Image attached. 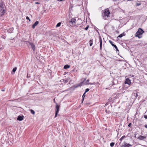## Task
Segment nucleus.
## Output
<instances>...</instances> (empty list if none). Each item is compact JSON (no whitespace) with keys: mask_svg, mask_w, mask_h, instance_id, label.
<instances>
[{"mask_svg":"<svg viewBox=\"0 0 147 147\" xmlns=\"http://www.w3.org/2000/svg\"><path fill=\"white\" fill-rule=\"evenodd\" d=\"M93 39L90 40V41L89 42L90 43V46H91L93 44Z\"/></svg>","mask_w":147,"mask_h":147,"instance_id":"nucleus-18","label":"nucleus"},{"mask_svg":"<svg viewBox=\"0 0 147 147\" xmlns=\"http://www.w3.org/2000/svg\"><path fill=\"white\" fill-rule=\"evenodd\" d=\"M13 28H11L7 30V32L9 33H11L13 32Z\"/></svg>","mask_w":147,"mask_h":147,"instance_id":"nucleus-10","label":"nucleus"},{"mask_svg":"<svg viewBox=\"0 0 147 147\" xmlns=\"http://www.w3.org/2000/svg\"><path fill=\"white\" fill-rule=\"evenodd\" d=\"M86 78H84V81H83V82H84L86 80Z\"/></svg>","mask_w":147,"mask_h":147,"instance_id":"nucleus-35","label":"nucleus"},{"mask_svg":"<svg viewBox=\"0 0 147 147\" xmlns=\"http://www.w3.org/2000/svg\"><path fill=\"white\" fill-rule=\"evenodd\" d=\"M115 144V143L111 142L110 143V146L111 147H113Z\"/></svg>","mask_w":147,"mask_h":147,"instance_id":"nucleus-23","label":"nucleus"},{"mask_svg":"<svg viewBox=\"0 0 147 147\" xmlns=\"http://www.w3.org/2000/svg\"><path fill=\"white\" fill-rule=\"evenodd\" d=\"M89 90V89L87 88L86 89L85 91L84 92V94H85L86 92H87Z\"/></svg>","mask_w":147,"mask_h":147,"instance_id":"nucleus-25","label":"nucleus"},{"mask_svg":"<svg viewBox=\"0 0 147 147\" xmlns=\"http://www.w3.org/2000/svg\"><path fill=\"white\" fill-rule=\"evenodd\" d=\"M131 123H129L128 125V127H130V126H131Z\"/></svg>","mask_w":147,"mask_h":147,"instance_id":"nucleus-32","label":"nucleus"},{"mask_svg":"<svg viewBox=\"0 0 147 147\" xmlns=\"http://www.w3.org/2000/svg\"><path fill=\"white\" fill-rule=\"evenodd\" d=\"M95 84V82L94 83H87L86 84L92 85H94Z\"/></svg>","mask_w":147,"mask_h":147,"instance_id":"nucleus-21","label":"nucleus"},{"mask_svg":"<svg viewBox=\"0 0 147 147\" xmlns=\"http://www.w3.org/2000/svg\"><path fill=\"white\" fill-rule=\"evenodd\" d=\"M6 7L4 3L2 1L0 2V18L2 17L5 13Z\"/></svg>","mask_w":147,"mask_h":147,"instance_id":"nucleus-2","label":"nucleus"},{"mask_svg":"<svg viewBox=\"0 0 147 147\" xmlns=\"http://www.w3.org/2000/svg\"><path fill=\"white\" fill-rule=\"evenodd\" d=\"M2 38H5V37L4 36V37H2Z\"/></svg>","mask_w":147,"mask_h":147,"instance_id":"nucleus-38","label":"nucleus"},{"mask_svg":"<svg viewBox=\"0 0 147 147\" xmlns=\"http://www.w3.org/2000/svg\"><path fill=\"white\" fill-rule=\"evenodd\" d=\"M136 92V93H135L134 92L132 93V95H134L135 97V98L136 99L137 98V97L138 96V92H137L136 91H135Z\"/></svg>","mask_w":147,"mask_h":147,"instance_id":"nucleus-16","label":"nucleus"},{"mask_svg":"<svg viewBox=\"0 0 147 147\" xmlns=\"http://www.w3.org/2000/svg\"><path fill=\"white\" fill-rule=\"evenodd\" d=\"M125 34L124 33H123L120 34L119 35L117 38L119 37V38H121L122 37H123V36H125Z\"/></svg>","mask_w":147,"mask_h":147,"instance_id":"nucleus-19","label":"nucleus"},{"mask_svg":"<svg viewBox=\"0 0 147 147\" xmlns=\"http://www.w3.org/2000/svg\"><path fill=\"white\" fill-rule=\"evenodd\" d=\"M55 107L56 109L55 110V118L57 116L59 110V105L57 103Z\"/></svg>","mask_w":147,"mask_h":147,"instance_id":"nucleus-4","label":"nucleus"},{"mask_svg":"<svg viewBox=\"0 0 147 147\" xmlns=\"http://www.w3.org/2000/svg\"><path fill=\"white\" fill-rule=\"evenodd\" d=\"M61 23L60 22H59L56 25V27H59L61 26Z\"/></svg>","mask_w":147,"mask_h":147,"instance_id":"nucleus-22","label":"nucleus"},{"mask_svg":"<svg viewBox=\"0 0 147 147\" xmlns=\"http://www.w3.org/2000/svg\"><path fill=\"white\" fill-rule=\"evenodd\" d=\"M144 127L145 128H147V125L146 124L144 125Z\"/></svg>","mask_w":147,"mask_h":147,"instance_id":"nucleus-33","label":"nucleus"},{"mask_svg":"<svg viewBox=\"0 0 147 147\" xmlns=\"http://www.w3.org/2000/svg\"><path fill=\"white\" fill-rule=\"evenodd\" d=\"M38 23L39 22L38 21H36L32 25V28L33 29L38 24Z\"/></svg>","mask_w":147,"mask_h":147,"instance_id":"nucleus-11","label":"nucleus"},{"mask_svg":"<svg viewBox=\"0 0 147 147\" xmlns=\"http://www.w3.org/2000/svg\"><path fill=\"white\" fill-rule=\"evenodd\" d=\"M131 146L132 145L131 144H127V143H125V144L121 146V147H129V146Z\"/></svg>","mask_w":147,"mask_h":147,"instance_id":"nucleus-12","label":"nucleus"},{"mask_svg":"<svg viewBox=\"0 0 147 147\" xmlns=\"http://www.w3.org/2000/svg\"><path fill=\"white\" fill-rule=\"evenodd\" d=\"M26 42L27 44H28V47H29L30 46L33 51H34L35 46L34 44L28 41H26Z\"/></svg>","mask_w":147,"mask_h":147,"instance_id":"nucleus-5","label":"nucleus"},{"mask_svg":"<svg viewBox=\"0 0 147 147\" xmlns=\"http://www.w3.org/2000/svg\"><path fill=\"white\" fill-rule=\"evenodd\" d=\"M89 81V79H88V80H87L86 82V83H88V82Z\"/></svg>","mask_w":147,"mask_h":147,"instance_id":"nucleus-30","label":"nucleus"},{"mask_svg":"<svg viewBox=\"0 0 147 147\" xmlns=\"http://www.w3.org/2000/svg\"><path fill=\"white\" fill-rule=\"evenodd\" d=\"M125 84H127L129 85L131 83V81L129 78H127L126 79V80L125 82Z\"/></svg>","mask_w":147,"mask_h":147,"instance_id":"nucleus-6","label":"nucleus"},{"mask_svg":"<svg viewBox=\"0 0 147 147\" xmlns=\"http://www.w3.org/2000/svg\"><path fill=\"white\" fill-rule=\"evenodd\" d=\"M35 3L36 4H39V3L38 2H36Z\"/></svg>","mask_w":147,"mask_h":147,"instance_id":"nucleus-36","label":"nucleus"},{"mask_svg":"<svg viewBox=\"0 0 147 147\" xmlns=\"http://www.w3.org/2000/svg\"><path fill=\"white\" fill-rule=\"evenodd\" d=\"M53 101H54V102H55V98H54L53 100Z\"/></svg>","mask_w":147,"mask_h":147,"instance_id":"nucleus-37","label":"nucleus"},{"mask_svg":"<svg viewBox=\"0 0 147 147\" xmlns=\"http://www.w3.org/2000/svg\"><path fill=\"white\" fill-rule=\"evenodd\" d=\"M109 42L112 45V46L113 47H114L115 48V49H116V50L117 51H119L118 49L117 48L116 46L114 44H113V42L112 41L110 40Z\"/></svg>","mask_w":147,"mask_h":147,"instance_id":"nucleus-9","label":"nucleus"},{"mask_svg":"<svg viewBox=\"0 0 147 147\" xmlns=\"http://www.w3.org/2000/svg\"><path fill=\"white\" fill-rule=\"evenodd\" d=\"M64 147H67L66 146H65Z\"/></svg>","mask_w":147,"mask_h":147,"instance_id":"nucleus-39","label":"nucleus"},{"mask_svg":"<svg viewBox=\"0 0 147 147\" xmlns=\"http://www.w3.org/2000/svg\"><path fill=\"white\" fill-rule=\"evenodd\" d=\"M84 98H82V102H83V101H84Z\"/></svg>","mask_w":147,"mask_h":147,"instance_id":"nucleus-34","label":"nucleus"},{"mask_svg":"<svg viewBox=\"0 0 147 147\" xmlns=\"http://www.w3.org/2000/svg\"><path fill=\"white\" fill-rule=\"evenodd\" d=\"M102 17L105 20H107V18L110 17V12L109 9L107 8L102 11Z\"/></svg>","mask_w":147,"mask_h":147,"instance_id":"nucleus-1","label":"nucleus"},{"mask_svg":"<svg viewBox=\"0 0 147 147\" xmlns=\"http://www.w3.org/2000/svg\"><path fill=\"white\" fill-rule=\"evenodd\" d=\"M86 96V95H85V94H84V93L83 94L82 96V98H84Z\"/></svg>","mask_w":147,"mask_h":147,"instance_id":"nucleus-29","label":"nucleus"},{"mask_svg":"<svg viewBox=\"0 0 147 147\" xmlns=\"http://www.w3.org/2000/svg\"><path fill=\"white\" fill-rule=\"evenodd\" d=\"M144 117L145 119H147V115H145L144 116Z\"/></svg>","mask_w":147,"mask_h":147,"instance_id":"nucleus-31","label":"nucleus"},{"mask_svg":"<svg viewBox=\"0 0 147 147\" xmlns=\"http://www.w3.org/2000/svg\"><path fill=\"white\" fill-rule=\"evenodd\" d=\"M76 20L75 18H72L71 19L70 22L72 24H75L76 22Z\"/></svg>","mask_w":147,"mask_h":147,"instance_id":"nucleus-14","label":"nucleus"},{"mask_svg":"<svg viewBox=\"0 0 147 147\" xmlns=\"http://www.w3.org/2000/svg\"><path fill=\"white\" fill-rule=\"evenodd\" d=\"M30 112H31V113L32 114H33V115L34 114H35V112H34V110H32V109H31L30 110Z\"/></svg>","mask_w":147,"mask_h":147,"instance_id":"nucleus-24","label":"nucleus"},{"mask_svg":"<svg viewBox=\"0 0 147 147\" xmlns=\"http://www.w3.org/2000/svg\"><path fill=\"white\" fill-rule=\"evenodd\" d=\"M146 137L140 136L138 138V139L140 140H143L144 139L146 138Z\"/></svg>","mask_w":147,"mask_h":147,"instance_id":"nucleus-13","label":"nucleus"},{"mask_svg":"<svg viewBox=\"0 0 147 147\" xmlns=\"http://www.w3.org/2000/svg\"><path fill=\"white\" fill-rule=\"evenodd\" d=\"M144 32V31L142 29L140 28H139L136 33L137 36L139 38V36L142 35Z\"/></svg>","mask_w":147,"mask_h":147,"instance_id":"nucleus-3","label":"nucleus"},{"mask_svg":"<svg viewBox=\"0 0 147 147\" xmlns=\"http://www.w3.org/2000/svg\"><path fill=\"white\" fill-rule=\"evenodd\" d=\"M26 19L27 20H28L29 21H30V20L28 16L26 17Z\"/></svg>","mask_w":147,"mask_h":147,"instance_id":"nucleus-28","label":"nucleus"},{"mask_svg":"<svg viewBox=\"0 0 147 147\" xmlns=\"http://www.w3.org/2000/svg\"><path fill=\"white\" fill-rule=\"evenodd\" d=\"M70 67V66L68 65H66L64 67V69H67L69 68Z\"/></svg>","mask_w":147,"mask_h":147,"instance_id":"nucleus-17","label":"nucleus"},{"mask_svg":"<svg viewBox=\"0 0 147 147\" xmlns=\"http://www.w3.org/2000/svg\"><path fill=\"white\" fill-rule=\"evenodd\" d=\"M17 69V68L16 67H15L13 69L12 72H11V74L12 75H13L14 74L15 72L16 71V69Z\"/></svg>","mask_w":147,"mask_h":147,"instance_id":"nucleus-15","label":"nucleus"},{"mask_svg":"<svg viewBox=\"0 0 147 147\" xmlns=\"http://www.w3.org/2000/svg\"><path fill=\"white\" fill-rule=\"evenodd\" d=\"M125 136H122L119 139V140L121 141H122L124 138H125Z\"/></svg>","mask_w":147,"mask_h":147,"instance_id":"nucleus-20","label":"nucleus"},{"mask_svg":"<svg viewBox=\"0 0 147 147\" xmlns=\"http://www.w3.org/2000/svg\"><path fill=\"white\" fill-rule=\"evenodd\" d=\"M99 41L100 42V51H101L102 50V40L101 37H100L99 38Z\"/></svg>","mask_w":147,"mask_h":147,"instance_id":"nucleus-7","label":"nucleus"},{"mask_svg":"<svg viewBox=\"0 0 147 147\" xmlns=\"http://www.w3.org/2000/svg\"><path fill=\"white\" fill-rule=\"evenodd\" d=\"M89 28V26L88 25L85 28V30H87L88 29V28Z\"/></svg>","mask_w":147,"mask_h":147,"instance_id":"nucleus-27","label":"nucleus"},{"mask_svg":"<svg viewBox=\"0 0 147 147\" xmlns=\"http://www.w3.org/2000/svg\"><path fill=\"white\" fill-rule=\"evenodd\" d=\"M24 116L23 115H19L18 116L17 120L20 121H21L24 119Z\"/></svg>","mask_w":147,"mask_h":147,"instance_id":"nucleus-8","label":"nucleus"},{"mask_svg":"<svg viewBox=\"0 0 147 147\" xmlns=\"http://www.w3.org/2000/svg\"><path fill=\"white\" fill-rule=\"evenodd\" d=\"M141 5V3H136V5L137 6H139L140 5Z\"/></svg>","mask_w":147,"mask_h":147,"instance_id":"nucleus-26","label":"nucleus"}]
</instances>
